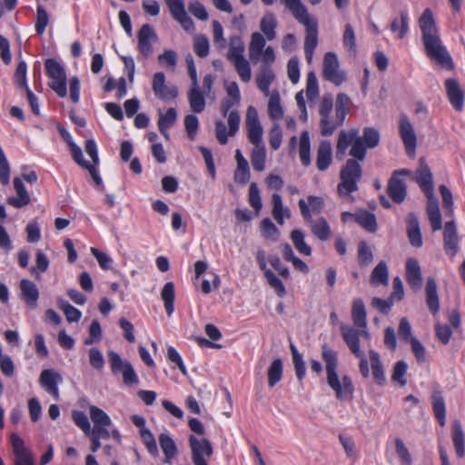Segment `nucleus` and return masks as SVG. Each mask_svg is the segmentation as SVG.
<instances>
[{
	"label": "nucleus",
	"instance_id": "f257e3e1",
	"mask_svg": "<svg viewBox=\"0 0 465 465\" xmlns=\"http://www.w3.org/2000/svg\"><path fill=\"white\" fill-rule=\"evenodd\" d=\"M366 146L361 136L353 143L350 155L354 159H349L341 170V182L338 184V193L341 197L350 196L358 190V183L362 176L360 161H363L366 155Z\"/></svg>",
	"mask_w": 465,
	"mask_h": 465
},
{
	"label": "nucleus",
	"instance_id": "f03ea898",
	"mask_svg": "<svg viewBox=\"0 0 465 465\" xmlns=\"http://www.w3.org/2000/svg\"><path fill=\"white\" fill-rule=\"evenodd\" d=\"M322 358L325 364L327 384L335 392L336 398L341 401L351 399L354 390L352 381L348 375L340 379L337 372V352L327 344H323L322 346Z\"/></svg>",
	"mask_w": 465,
	"mask_h": 465
},
{
	"label": "nucleus",
	"instance_id": "7ed1b4c3",
	"mask_svg": "<svg viewBox=\"0 0 465 465\" xmlns=\"http://www.w3.org/2000/svg\"><path fill=\"white\" fill-rule=\"evenodd\" d=\"M240 101H234L233 98L226 97L221 104V113L227 118L229 130L227 131L225 124L222 120L215 121V136L221 144L228 143L229 136H234L240 129L241 117L237 109Z\"/></svg>",
	"mask_w": 465,
	"mask_h": 465
},
{
	"label": "nucleus",
	"instance_id": "20e7f679",
	"mask_svg": "<svg viewBox=\"0 0 465 465\" xmlns=\"http://www.w3.org/2000/svg\"><path fill=\"white\" fill-rule=\"evenodd\" d=\"M244 53L245 45L242 36L238 35H231L229 38L227 59L233 64L240 79L244 83H248L252 79V69Z\"/></svg>",
	"mask_w": 465,
	"mask_h": 465
},
{
	"label": "nucleus",
	"instance_id": "39448f33",
	"mask_svg": "<svg viewBox=\"0 0 465 465\" xmlns=\"http://www.w3.org/2000/svg\"><path fill=\"white\" fill-rule=\"evenodd\" d=\"M266 41L268 40L261 33H252L248 53L249 58L252 63L262 61V64H272L275 62L274 48L271 45L266 46Z\"/></svg>",
	"mask_w": 465,
	"mask_h": 465
},
{
	"label": "nucleus",
	"instance_id": "423d86ee",
	"mask_svg": "<svg viewBox=\"0 0 465 465\" xmlns=\"http://www.w3.org/2000/svg\"><path fill=\"white\" fill-rule=\"evenodd\" d=\"M427 56L443 68L451 70L454 66L452 58L440 35L422 40Z\"/></svg>",
	"mask_w": 465,
	"mask_h": 465
},
{
	"label": "nucleus",
	"instance_id": "0eeeda50",
	"mask_svg": "<svg viewBox=\"0 0 465 465\" xmlns=\"http://www.w3.org/2000/svg\"><path fill=\"white\" fill-rule=\"evenodd\" d=\"M46 74L50 78L49 86L59 97L67 94L66 74L64 66L55 59L49 58L45 63Z\"/></svg>",
	"mask_w": 465,
	"mask_h": 465
},
{
	"label": "nucleus",
	"instance_id": "6e6552de",
	"mask_svg": "<svg viewBox=\"0 0 465 465\" xmlns=\"http://www.w3.org/2000/svg\"><path fill=\"white\" fill-rule=\"evenodd\" d=\"M299 208L304 221L310 225L312 232L321 241H327L331 237V227L325 218L320 217L312 220L309 207L304 199L299 201Z\"/></svg>",
	"mask_w": 465,
	"mask_h": 465
},
{
	"label": "nucleus",
	"instance_id": "1a4fd4ad",
	"mask_svg": "<svg viewBox=\"0 0 465 465\" xmlns=\"http://www.w3.org/2000/svg\"><path fill=\"white\" fill-rule=\"evenodd\" d=\"M322 77L337 86L346 81V74L341 69L339 59L335 53L328 52L324 54Z\"/></svg>",
	"mask_w": 465,
	"mask_h": 465
},
{
	"label": "nucleus",
	"instance_id": "9d476101",
	"mask_svg": "<svg viewBox=\"0 0 465 465\" xmlns=\"http://www.w3.org/2000/svg\"><path fill=\"white\" fill-rule=\"evenodd\" d=\"M189 445L192 450V460L194 465H208L207 459L213 455V446L205 438L189 436Z\"/></svg>",
	"mask_w": 465,
	"mask_h": 465
},
{
	"label": "nucleus",
	"instance_id": "9b49d317",
	"mask_svg": "<svg viewBox=\"0 0 465 465\" xmlns=\"http://www.w3.org/2000/svg\"><path fill=\"white\" fill-rule=\"evenodd\" d=\"M245 126L247 138L252 145L262 144L263 129L256 108L249 105L246 110Z\"/></svg>",
	"mask_w": 465,
	"mask_h": 465
},
{
	"label": "nucleus",
	"instance_id": "f8f14e48",
	"mask_svg": "<svg viewBox=\"0 0 465 465\" xmlns=\"http://www.w3.org/2000/svg\"><path fill=\"white\" fill-rule=\"evenodd\" d=\"M62 382L63 377L54 369L42 371L39 377L40 385L54 401L60 399L59 384Z\"/></svg>",
	"mask_w": 465,
	"mask_h": 465
},
{
	"label": "nucleus",
	"instance_id": "ddd939ff",
	"mask_svg": "<svg viewBox=\"0 0 465 465\" xmlns=\"http://www.w3.org/2000/svg\"><path fill=\"white\" fill-rule=\"evenodd\" d=\"M411 172L408 169L397 170L392 173L388 184V193L395 203L404 201L407 190L406 183L400 178L401 175H411Z\"/></svg>",
	"mask_w": 465,
	"mask_h": 465
},
{
	"label": "nucleus",
	"instance_id": "4468645a",
	"mask_svg": "<svg viewBox=\"0 0 465 465\" xmlns=\"http://www.w3.org/2000/svg\"><path fill=\"white\" fill-rule=\"evenodd\" d=\"M152 88L154 95L161 100H172L178 96V89L175 85L166 84L163 72H157L153 76Z\"/></svg>",
	"mask_w": 465,
	"mask_h": 465
},
{
	"label": "nucleus",
	"instance_id": "2eb2a0df",
	"mask_svg": "<svg viewBox=\"0 0 465 465\" xmlns=\"http://www.w3.org/2000/svg\"><path fill=\"white\" fill-rule=\"evenodd\" d=\"M166 5L173 17L187 31L194 30V24L192 18L187 15L183 0H165Z\"/></svg>",
	"mask_w": 465,
	"mask_h": 465
},
{
	"label": "nucleus",
	"instance_id": "dca6fc26",
	"mask_svg": "<svg viewBox=\"0 0 465 465\" xmlns=\"http://www.w3.org/2000/svg\"><path fill=\"white\" fill-rule=\"evenodd\" d=\"M166 5L173 17L187 31L194 30V24L192 18L187 15L183 0H165Z\"/></svg>",
	"mask_w": 465,
	"mask_h": 465
},
{
	"label": "nucleus",
	"instance_id": "f3484780",
	"mask_svg": "<svg viewBox=\"0 0 465 465\" xmlns=\"http://www.w3.org/2000/svg\"><path fill=\"white\" fill-rule=\"evenodd\" d=\"M399 128L408 155L414 156L417 147V136L407 116L403 115L401 117Z\"/></svg>",
	"mask_w": 465,
	"mask_h": 465
},
{
	"label": "nucleus",
	"instance_id": "a211bd4d",
	"mask_svg": "<svg viewBox=\"0 0 465 465\" xmlns=\"http://www.w3.org/2000/svg\"><path fill=\"white\" fill-rule=\"evenodd\" d=\"M443 243L446 253L454 257L459 251L460 239L453 221L447 222L443 227Z\"/></svg>",
	"mask_w": 465,
	"mask_h": 465
},
{
	"label": "nucleus",
	"instance_id": "6ab92c4d",
	"mask_svg": "<svg viewBox=\"0 0 465 465\" xmlns=\"http://www.w3.org/2000/svg\"><path fill=\"white\" fill-rule=\"evenodd\" d=\"M341 332L342 335V338L349 347L351 352L354 354L355 356H361V349L360 346V338L363 337L367 339L363 332H361V329H354L351 326L341 324Z\"/></svg>",
	"mask_w": 465,
	"mask_h": 465
},
{
	"label": "nucleus",
	"instance_id": "aec40b11",
	"mask_svg": "<svg viewBox=\"0 0 465 465\" xmlns=\"http://www.w3.org/2000/svg\"><path fill=\"white\" fill-rule=\"evenodd\" d=\"M11 443L15 454V465H34L33 456L25 448L21 437L13 433L11 435Z\"/></svg>",
	"mask_w": 465,
	"mask_h": 465
},
{
	"label": "nucleus",
	"instance_id": "412c9836",
	"mask_svg": "<svg viewBox=\"0 0 465 465\" xmlns=\"http://www.w3.org/2000/svg\"><path fill=\"white\" fill-rule=\"evenodd\" d=\"M406 280L414 292L420 290L422 286L421 268L417 259L408 258L405 264Z\"/></svg>",
	"mask_w": 465,
	"mask_h": 465
},
{
	"label": "nucleus",
	"instance_id": "4be33fe9",
	"mask_svg": "<svg viewBox=\"0 0 465 465\" xmlns=\"http://www.w3.org/2000/svg\"><path fill=\"white\" fill-rule=\"evenodd\" d=\"M419 26L422 40L440 35L439 27L430 8H426L419 18Z\"/></svg>",
	"mask_w": 465,
	"mask_h": 465
},
{
	"label": "nucleus",
	"instance_id": "5701e85b",
	"mask_svg": "<svg viewBox=\"0 0 465 465\" xmlns=\"http://www.w3.org/2000/svg\"><path fill=\"white\" fill-rule=\"evenodd\" d=\"M420 168L417 171L416 182L427 198L433 197L434 185L432 173L430 168L424 163L422 159L420 160Z\"/></svg>",
	"mask_w": 465,
	"mask_h": 465
},
{
	"label": "nucleus",
	"instance_id": "b1692460",
	"mask_svg": "<svg viewBox=\"0 0 465 465\" xmlns=\"http://www.w3.org/2000/svg\"><path fill=\"white\" fill-rule=\"evenodd\" d=\"M157 35L149 25H143L138 33V49L145 56L153 53L151 41H156Z\"/></svg>",
	"mask_w": 465,
	"mask_h": 465
},
{
	"label": "nucleus",
	"instance_id": "393cba45",
	"mask_svg": "<svg viewBox=\"0 0 465 465\" xmlns=\"http://www.w3.org/2000/svg\"><path fill=\"white\" fill-rule=\"evenodd\" d=\"M13 183L17 196L8 197L7 203L15 208H23L28 205L31 202V198L22 180L18 177H15L13 181Z\"/></svg>",
	"mask_w": 465,
	"mask_h": 465
},
{
	"label": "nucleus",
	"instance_id": "a878e982",
	"mask_svg": "<svg viewBox=\"0 0 465 465\" xmlns=\"http://www.w3.org/2000/svg\"><path fill=\"white\" fill-rule=\"evenodd\" d=\"M366 310L363 302L361 299H356L353 301L352 304V312L351 317L353 320L354 325L358 329H361V332H363L364 336L369 339L370 334L367 331V320H366Z\"/></svg>",
	"mask_w": 465,
	"mask_h": 465
},
{
	"label": "nucleus",
	"instance_id": "bb28decb",
	"mask_svg": "<svg viewBox=\"0 0 465 465\" xmlns=\"http://www.w3.org/2000/svg\"><path fill=\"white\" fill-rule=\"evenodd\" d=\"M445 87L451 105L457 111H461L463 108L464 95L458 82L452 78H449L445 81Z\"/></svg>",
	"mask_w": 465,
	"mask_h": 465
},
{
	"label": "nucleus",
	"instance_id": "cd10ccee",
	"mask_svg": "<svg viewBox=\"0 0 465 465\" xmlns=\"http://www.w3.org/2000/svg\"><path fill=\"white\" fill-rule=\"evenodd\" d=\"M426 213L433 232L442 229V218L438 200L435 196L427 198Z\"/></svg>",
	"mask_w": 465,
	"mask_h": 465
},
{
	"label": "nucleus",
	"instance_id": "c85d7f7f",
	"mask_svg": "<svg viewBox=\"0 0 465 465\" xmlns=\"http://www.w3.org/2000/svg\"><path fill=\"white\" fill-rule=\"evenodd\" d=\"M275 79V74L271 68V64H262L260 72L256 76V84L259 90L265 95L268 96L270 92V85Z\"/></svg>",
	"mask_w": 465,
	"mask_h": 465
},
{
	"label": "nucleus",
	"instance_id": "c756f323",
	"mask_svg": "<svg viewBox=\"0 0 465 465\" xmlns=\"http://www.w3.org/2000/svg\"><path fill=\"white\" fill-rule=\"evenodd\" d=\"M426 303L431 313L437 314L440 311V299L438 286L434 278L429 277L425 286Z\"/></svg>",
	"mask_w": 465,
	"mask_h": 465
},
{
	"label": "nucleus",
	"instance_id": "7c9ffc66",
	"mask_svg": "<svg viewBox=\"0 0 465 465\" xmlns=\"http://www.w3.org/2000/svg\"><path fill=\"white\" fill-rule=\"evenodd\" d=\"M407 233L411 244L413 247H421L423 244L422 236L420 228V222L414 213H410L407 217Z\"/></svg>",
	"mask_w": 465,
	"mask_h": 465
},
{
	"label": "nucleus",
	"instance_id": "2f4dec72",
	"mask_svg": "<svg viewBox=\"0 0 465 465\" xmlns=\"http://www.w3.org/2000/svg\"><path fill=\"white\" fill-rule=\"evenodd\" d=\"M360 137L359 131L355 128L350 130H342L339 134L337 143V156L342 158L350 145L352 146L353 143Z\"/></svg>",
	"mask_w": 465,
	"mask_h": 465
},
{
	"label": "nucleus",
	"instance_id": "473e14b6",
	"mask_svg": "<svg viewBox=\"0 0 465 465\" xmlns=\"http://www.w3.org/2000/svg\"><path fill=\"white\" fill-rule=\"evenodd\" d=\"M235 160L237 167L234 172V181L237 183L245 184L250 180L251 173L248 161L244 158L240 149H237L235 152Z\"/></svg>",
	"mask_w": 465,
	"mask_h": 465
},
{
	"label": "nucleus",
	"instance_id": "72a5a7b5",
	"mask_svg": "<svg viewBox=\"0 0 465 465\" xmlns=\"http://www.w3.org/2000/svg\"><path fill=\"white\" fill-rule=\"evenodd\" d=\"M277 19L274 14L272 12H267L262 17L260 21V30L261 34L266 37L268 41H272L276 38V27H277Z\"/></svg>",
	"mask_w": 465,
	"mask_h": 465
},
{
	"label": "nucleus",
	"instance_id": "f704fd0d",
	"mask_svg": "<svg viewBox=\"0 0 465 465\" xmlns=\"http://www.w3.org/2000/svg\"><path fill=\"white\" fill-rule=\"evenodd\" d=\"M332 160V149L331 143L327 140L322 141L317 150V168L325 171Z\"/></svg>",
	"mask_w": 465,
	"mask_h": 465
},
{
	"label": "nucleus",
	"instance_id": "c9c22d12",
	"mask_svg": "<svg viewBox=\"0 0 465 465\" xmlns=\"http://www.w3.org/2000/svg\"><path fill=\"white\" fill-rule=\"evenodd\" d=\"M159 444L164 454L163 462L170 465L178 454L176 443L169 434L161 433L159 435Z\"/></svg>",
	"mask_w": 465,
	"mask_h": 465
},
{
	"label": "nucleus",
	"instance_id": "e433bc0d",
	"mask_svg": "<svg viewBox=\"0 0 465 465\" xmlns=\"http://www.w3.org/2000/svg\"><path fill=\"white\" fill-rule=\"evenodd\" d=\"M301 24L306 29L304 49H315L318 45V23L316 18L311 17L305 22H301Z\"/></svg>",
	"mask_w": 465,
	"mask_h": 465
},
{
	"label": "nucleus",
	"instance_id": "4c0bfd02",
	"mask_svg": "<svg viewBox=\"0 0 465 465\" xmlns=\"http://www.w3.org/2000/svg\"><path fill=\"white\" fill-rule=\"evenodd\" d=\"M268 115L272 121H274V123H278L284 114L280 94L278 91L274 90L268 95Z\"/></svg>",
	"mask_w": 465,
	"mask_h": 465
},
{
	"label": "nucleus",
	"instance_id": "58836bf2",
	"mask_svg": "<svg viewBox=\"0 0 465 465\" xmlns=\"http://www.w3.org/2000/svg\"><path fill=\"white\" fill-rule=\"evenodd\" d=\"M20 290L26 303L31 307H35L39 298V291L35 283L30 280L23 279L20 282Z\"/></svg>",
	"mask_w": 465,
	"mask_h": 465
},
{
	"label": "nucleus",
	"instance_id": "ea45409f",
	"mask_svg": "<svg viewBox=\"0 0 465 465\" xmlns=\"http://www.w3.org/2000/svg\"><path fill=\"white\" fill-rule=\"evenodd\" d=\"M188 100L190 107L194 113L200 114L203 112V110L205 109L206 103L204 94L199 87V84L192 85L188 93Z\"/></svg>",
	"mask_w": 465,
	"mask_h": 465
},
{
	"label": "nucleus",
	"instance_id": "a19ab883",
	"mask_svg": "<svg viewBox=\"0 0 465 465\" xmlns=\"http://www.w3.org/2000/svg\"><path fill=\"white\" fill-rule=\"evenodd\" d=\"M432 410L435 418L440 424L444 426L446 424V407L444 398L439 390H434L431 395Z\"/></svg>",
	"mask_w": 465,
	"mask_h": 465
},
{
	"label": "nucleus",
	"instance_id": "79ce46f5",
	"mask_svg": "<svg viewBox=\"0 0 465 465\" xmlns=\"http://www.w3.org/2000/svg\"><path fill=\"white\" fill-rule=\"evenodd\" d=\"M177 120V112L175 108H169L165 114L159 110L158 128L160 133L167 139L169 137L168 130Z\"/></svg>",
	"mask_w": 465,
	"mask_h": 465
},
{
	"label": "nucleus",
	"instance_id": "37998d69",
	"mask_svg": "<svg viewBox=\"0 0 465 465\" xmlns=\"http://www.w3.org/2000/svg\"><path fill=\"white\" fill-rule=\"evenodd\" d=\"M452 441L459 458L465 457V434L460 421L455 420L452 426Z\"/></svg>",
	"mask_w": 465,
	"mask_h": 465
},
{
	"label": "nucleus",
	"instance_id": "c03bdc74",
	"mask_svg": "<svg viewBox=\"0 0 465 465\" xmlns=\"http://www.w3.org/2000/svg\"><path fill=\"white\" fill-rule=\"evenodd\" d=\"M272 216L276 222L282 225L284 223V218H290L291 211L288 207L284 206L282 201V197L278 193H273L272 197Z\"/></svg>",
	"mask_w": 465,
	"mask_h": 465
},
{
	"label": "nucleus",
	"instance_id": "a18cd8bd",
	"mask_svg": "<svg viewBox=\"0 0 465 465\" xmlns=\"http://www.w3.org/2000/svg\"><path fill=\"white\" fill-rule=\"evenodd\" d=\"M282 3L284 4L299 23L305 22V20L312 17L301 0H282Z\"/></svg>",
	"mask_w": 465,
	"mask_h": 465
},
{
	"label": "nucleus",
	"instance_id": "49530a36",
	"mask_svg": "<svg viewBox=\"0 0 465 465\" xmlns=\"http://www.w3.org/2000/svg\"><path fill=\"white\" fill-rule=\"evenodd\" d=\"M161 298L164 303V309L168 316H171L174 311V284L172 282H166L162 291Z\"/></svg>",
	"mask_w": 465,
	"mask_h": 465
},
{
	"label": "nucleus",
	"instance_id": "de8ad7c7",
	"mask_svg": "<svg viewBox=\"0 0 465 465\" xmlns=\"http://www.w3.org/2000/svg\"><path fill=\"white\" fill-rule=\"evenodd\" d=\"M299 155L302 165L309 166L311 164V143L308 131H303L301 134L299 141Z\"/></svg>",
	"mask_w": 465,
	"mask_h": 465
},
{
	"label": "nucleus",
	"instance_id": "09e8293b",
	"mask_svg": "<svg viewBox=\"0 0 465 465\" xmlns=\"http://www.w3.org/2000/svg\"><path fill=\"white\" fill-rule=\"evenodd\" d=\"M371 282L373 285L389 284V269L385 262L381 261L375 266L371 275Z\"/></svg>",
	"mask_w": 465,
	"mask_h": 465
},
{
	"label": "nucleus",
	"instance_id": "8fccbe9b",
	"mask_svg": "<svg viewBox=\"0 0 465 465\" xmlns=\"http://www.w3.org/2000/svg\"><path fill=\"white\" fill-rule=\"evenodd\" d=\"M291 240L295 249L302 255L310 256L312 247L305 242V234L300 229H294L291 232Z\"/></svg>",
	"mask_w": 465,
	"mask_h": 465
},
{
	"label": "nucleus",
	"instance_id": "3c124183",
	"mask_svg": "<svg viewBox=\"0 0 465 465\" xmlns=\"http://www.w3.org/2000/svg\"><path fill=\"white\" fill-rule=\"evenodd\" d=\"M252 151L251 162L253 169L257 172H262L265 168L266 163V149L264 143L253 145Z\"/></svg>",
	"mask_w": 465,
	"mask_h": 465
},
{
	"label": "nucleus",
	"instance_id": "603ef678",
	"mask_svg": "<svg viewBox=\"0 0 465 465\" xmlns=\"http://www.w3.org/2000/svg\"><path fill=\"white\" fill-rule=\"evenodd\" d=\"M391 30L398 35V38L402 39L409 31V15L406 11H401L400 19L395 18L391 24Z\"/></svg>",
	"mask_w": 465,
	"mask_h": 465
},
{
	"label": "nucleus",
	"instance_id": "864d4df0",
	"mask_svg": "<svg viewBox=\"0 0 465 465\" xmlns=\"http://www.w3.org/2000/svg\"><path fill=\"white\" fill-rule=\"evenodd\" d=\"M370 362L371 365L374 380L379 384H382L385 381V374L380 355L375 351H370Z\"/></svg>",
	"mask_w": 465,
	"mask_h": 465
},
{
	"label": "nucleus",
	"instance_id": "5fc2aeb1",
	"mask_svg": "<svg viewBox=\"0 0 465 465\" xmlns=\"http://www.w3.org/2000/svg\"><path fill=\"white\" fill-rule=\"evenodd\" d=\"M89 414L92 421L94 424V428L101 426H111L112 424L111 418L107 415V413L94 405L89 407Z\"/></svg>",
	"mask_w": 465,
	"mask_h": 465
},
{
	"label": "nucleus",
	"instance_id": "6e6d98bb",
	"mask_svg": "<svg viewBox=\"0 0 465 465\" xmlns=\"http://www.w3.org/2000/svg\"><path fill=\"white\" fill-rule=\"evenodd\" d=\"M354 221L367 231L373 232L377 229L375 215L368 212L356 213Z\"/></svg>",
	"mask_w": 465,
	"mask_h": 465
},
{
	"label": "nucleus",
	"instance_id": "4d7b16f0",
	"mask_svg": "<svg viewBox=\"0 0 465 465\" xmlns=\"http://www.w3.org/2000/svg\"><path fill=\"white\" fill-rule=\"evenodd\" d=\"M282 377V361L275 359L268 369V385L273 387Z\"/></svg>",
	"mask_w": 465,
	"mask_h": 465
},
{
	"label": "nucleus",
	"instance_id": "13d9d810",
	"mask_svg": "<svg viewBox=\"0 0 465 465\" xmlns=\"http://www.w3.org/2000/svg\"><path fill=\"white\" fill-rule=\"evenodd\" d=\"M261 232L263 238L272 242H276L280 232L270 218H264L261 223Z\"/></svg>",
	"mask_w": 465,
	"mask_h": 465
},
{
	"label": "nucleus",
	"instance_id": "bf43d9fd",
	"mask_svg": "<svg viewBox=\"0 0 465 465\" xmlns=\"http://www.w3.org/2000/svg\"><path fill=\"white\" fill-rule=\"evenodd\" d=\"M193 51L201 58H204L209 54L210 43L204 35H196L193 37Z\"/></svg>",
	"mask_w": 465,
	"mask_h": 465
},
{
	"label": "nucleus",
	"instance_id": "052dcab7",
	"mask_svg": "<svg viewBox=\"0 0 465 465\" xmlns=\"http://www.w3.org/2000/svg\"><path fill=\"white\" fill-rule=\"evenodd\" d=\"M57 302L69 322H77L80 320L82 313L78 309L64 299H59Z\"/></svg>",
	"mask_w": 465,
	"mask_h": 465
},
{
	"label": "nucleus",
	"instance_id": "680f3d73",
	"mask_svg": "<svg viewBox=\"0 0 465 465\" xmlns=\"http://www.w3.org/2000/svg\"><path fill=\"white\" fill-rule=\"evenodd\" d=\"M49 24V15L42 5H38L36 8L35 32L37 35H43Z\"/></svg>",
	"mask_w": 465,
	"mask_h": 465
},
{
	"label": "nucleus",
	"instance_id": "e2e57ef3",
	"mask_svg": "<svg viewBox=\"0 0 465 465\" xmlns=\"http://www.w3.org/2000/svg\"><path fill=\"white\" fill-rule=\"evenodd\" d=\"M269 285L275 291L279 297H283L286 294V289L282 282L275 275L272 270H266L263 273Z\"/></svg>",
	"mask_w": 465,
	"mask_h": 465
},
{
	"label": "nucleus",
	"instance_id": "0e129e2a",
	"mask_svg": "<svg viewBox=\"0 0 465 465\" xmlns=\"http://www.w3.org/2000/svg\"><path fill=\"white\" fill-rule=\"evenodd\" d=\"M361 138L362 139V143L365 144V146L371 149L379 144L380 133L373 127H365Z\"/></svg>",
	"mask_w": 465,
	"mask_h": 465
},
{
	"label": "nucleus",
	"instance_id": "69168bd1",
	"mask_svg": "<svg viewBox=\"0 0 465 465\" xmlns=\"http://www.w3.org/2000/svg\"><path fill=\"white\" fill-rule=\"evenodd\" d=\"M140 436L148 452L152 456L157 457L159 455V450L154 436L151 430L149 429L143 430L140 431Z\"/></svg>",
	"mask_w": 465,
	"mask_h": 465
},
{
	"label": "nucleus",
	"instance_id": "338daca9",
	"mask_svg": "<svg viewBox=\"0 0 465 465\" xmlns=\"http://www.w3.org/2000/svg\"><path fill=\"white\" fill-rule=\"evenodd\" d=\"M358 260L361 266H368L373 261V253L365 242H361L358 246Z\"/></svg>",
	"mask_w": 465,
	"mask_h": 465
},
{
	"label": "nucleus",
	"instance_id": "774afa93",
	"mask_svg": "<svg viewBox=\"0 0 465 465\" xmlns=\"http://www.w3.org/2000/svg\"><path fill=\"white\" fill-rule=\"evenodd\" d=\"M340 125L341 124L335 119V116L329 114V116L321 118L320 120L321 134L323 136H329L332 134Z\"/></svg>",
	"mask_w": 465,
	"mask_h": 465
}]
</instances>
